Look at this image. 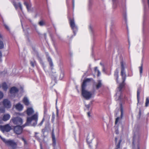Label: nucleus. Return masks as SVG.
<instances>
[{
	"label": "nucleus",
	"mask_w": 149,
	"mask_h": 149,
	"mask_svg": "<svg viewBox=\"0 0 149 149\" xmlns=\"http://www.w3.org/2000/svg\"><path fill=\"white\" fill-rule=\"evenodd\" d=\"M24 4L26 6L28 10H29L30 8V6L29 4L27 2H25L24 3Z\"/></svg>",
	"instance_id": "5701e85b"
},
{
	"label": "nucleus",
	"mask_w": 149,
	"mask_h": 149,
	"mask_svg": "<svg viewBox=\"0 0 149 149\" xmlns=\"http://www.w3.org/2000/svg\"><path fill=\"white\" fill-rule=\"evenodd\" d=\"M42 65H43V66H44V63H42Z\"/></svg>",
	"instance_id": "09e8293b"
},
{
	"label": "nucleus",
	"mask_w": 149,
	"mask_h": 149,
	"mask_svg": "<svg viewBox=\"0 0 149 149\" xmlns=\"http://www.w3.org/2000/svg\"><path fill=\"white\" fill-rule=\"evenodd\" d=\"M47 111V110L46 109H45L44 111V117H45V115Z\"/></svg>",
	"instance_id": "58836bf2"
},
{
	"label": "nucleus",
	"mask_w": 149,
	"mask_h": 149,
	"mask_svg": "<svg viewBox=\"0 0 149 149\" xmlns=\"http://www.w3.org/2000/svg\"><path fill=\"white\" fill-rule=\"evenodd\" d=\"M120 111L121 112V117L122 118L123 114V109L122 104H121L120 107Z\"/></svg>",
	"instance_id": "393cba45"
},
{
	"label": "nucleus",
	"mask_w": 149,
	"mask_h": 149,
	"mask_svg": "<svg viewBox=\"0 0 149 149\" xmlns=\"http://www.w3.org/2000/svg\"><path fill=\"white\" fill-rule=\"evenodd\" d=\"M11 120L15 125H21L23 123L22 119L19 117H14L12 118Z\"/></svg>",
	"instance_id": "423d86ee"
},
{
	"label": "nucleus",
	"mask_w": 149,
	"mask_h": 149,
	"mask_svg": "<svg viewBox=\"0 0 149 149\" xmlns=\"http://www.w3.org/2000/svg\"><path fill=\"white\" fill-rule=\"evenodd\" d=\"M134 143V141H133V143Z\"/></svg>",
	"instance_id": "4d7b16f0"
},
{
	"label": "nucleus",
	"mask_w": 149,
	"mask_h": 149,
	"mask_svg": "<svg viewBox=\"0 0 149 149\" xmlns=\"http://www.w3.org/2000/svg\"><path fill=\"white\" fill-rule=\"evenodd\" d=\"M92 79L91 78H87L84 80L81 85V95L86 100H89L92 97V94L91 92L85 90L87 86L86 83L90 82Z\"/></svg>",
	"instance_id": "7ed1b4c3"
},
{
	"label": "nucleus",
	"mask_w": 149,
	"mask_h": 149,
	"mask_svg": "<svg viewBox=\"0 0 149 149\" xmlns=\"http://www.w3.org/2000/svg\"><path fill=\"white\" fill-rule=\"evenodd\" d=\"M112 1L114 2L115 1V0H112Z\"/></svg>",
	"instance_id": "3c124183"
},
{
	"label": "nucleus",
	"mask_w": 149,
	"mask_h": 149,
	"mask_svg": "<svg viewBox=\"0 0 149 149\" xmlns=\"http://www.w3.org/2000/svg\"><path fill=\"white\" fill-rule=\"evenodd\" d=\"M143 63L142 62L141 63V65L140 67H139V72L140 74L141 75L143 72Z\"/></svg>",
	"instance_id": "aec40b11"
},
{
	"label": "nucleus",
	"mask_w": 149,
	"mask_h": 149,
	"mask_svg": "<svg viewBox=\"0 0 149 149\" xmlns=\"http://www.w3.org/2000/svg\"><path fill=\"white\" fill-rule=\"evenodd\" d=\"M0 138L1 139V140H2V141L4 142V141L3 139H6L5 138H2L0 135Z\"/></svg>",
	"instance_id": "4c0bfd02"
},
{
	"label": "nucleus",
	"mask_w": 149,
	"mask_h": 149,
	"mask_svg": "<svg viewBox=\"0 0 149 149\" xmlns=\"http://www.w3.org/2000/svg\"><path fill=\"white\" fill-rule=\"evenodd\" d=\"M27 114L28 116H30L33 113L34 111L31 108H28L26 111Z\"/></svg>",
	"instance_id": "ddd939ff"
},
{
	"label": "nucleus",
	"mask_w": 149,
	"mask_h": 149,
	"mask_svg": "<svg viewBox=\"0 0 149 149\" xmlns=\"http://www.w3.org/2000/svg\"><path fill=\"white\" fill-rule=\"evenodd\" d=\"M42 132L44 134V132H45V129H42Z\"/></svg>",
	"instance_id": "79ce46f5"
},
{
	"label": "nucleus",
	"mask_w": 149,
	"mask_h": 149,
	"mask_svg": "<svg viewBox=\"0 0 149 149\" xmlns=\"http://www.w3.org/2000/svg\"><path fill=\"white\" fill-rule=\"evenodd\" d=\"M87 142L88 143H90V142H89V143H88V139H87Z\"/></svg>",
	"instance_id": "8fccbe9b"
},
{
	"label": "nucleus",
	"mask_w": 149,
	"mask_h": 149,
	"mask_svg": "<svg viewBox=\"0 0 149 149\" xmlns=\"http://www.w3.org/2000/svg\"><path fill=\"white\" fill-rule=\"evenodd\" d=\"M23 101L25 105L27 106H28L29 105V100L27 97H25L24 98Z\"/></svg>",
	"instance_id": "a211bd4d"
},
{
	"label": "nucleus",
	"mask_w": 149,
	"mask_h": 149,
	"mask_svg": "<svg viewBox=\"0 0 149 149\" xmlns=\"http://www.w3.org/2000/svg\"><path fill=\"white\" fill-rule=\"evenodd\" d=\"M102 86V84L100 80L97 81V82L94 85V87L96 89H98Z\"/></svg>",
	"instance_id": "1a4fd4ad"
},
{
	"label": "nucleus",
	"mask_w": 149,
	"mask_h": 149,
	"mask_svg": "<svg viewBox=\"0 0 149 149\" xmlns=\"http://www.w3.org/2000/svg\"><path fill=\"white\" fill-rule=\"evenodd\" d=\"M87 115H88V117H90L91 116H90V112H88L87 113Z\"/></svg>",
	"instance_id": "ea45409f"
},
{
	"label": "nucleus",
	"mask_w": 149,
	"mask_h": 149,
	"mask_svg": "<svg viewBox=\"0 0 149 149\" xmlns=\"http://www.w3.org/2000/svg\"><path fill=\"white\" fill-rule=\"evenodd\" d=\"M45 120V118H44L42 121H41V122H40V123L39 124V125H40V126H41L42 124H43V123L44 121Z\"/></svg>",
	"instance_id": "473e14b6"
},
{
	"label": "nucleus",
	"mask_w": 149,
	"mask_h": 149,
	"mask_svg": "<svg viewBox=\"0 0 149 149\" xmlns=\"http://www.w3.org/2000/svg\"><path fill=\"white\" fill-rule=\"evenodd\" d=\"M1 58L0 57V61H1Z\"/></svg>",
	"instance_id": "864d4df0"
},
{
	"label": "nucleus",
	"mask_w": 149,
	"mask_h": 149,
	"mask_svg": "<svg viewBox=\"0 0 149 149\" xmlns=\"http://www.w3.org/2000/svg\"><path fill=\"white\" fill-rule=\"evenodd\" d=\"M15 107L16 109L19 111L22 110L23 108L22 105L20 103H18L16 104L15 105Z\"/></svg>",
	"instance_id": "4468645a"
},
{
	"label": "nucleus",
	"mask_w": 149,
	"mask_h": 149,
	"mask_svg": "<svg viewBox=\"0 0 149 149\" xmlns=\"http://www.w3.org/2000/svg\"><path fill=\"white\" fill-rule=\"evenodd\" d=\"M35 134H37V133H36H36H35Z\"/></svg>",
	"instance_id": "6e6d98bb"
},
{
	"label": "nucleus",
	"mask_w": 149,
	"mask_h": 149,
	"mask_svg": "<svg viewBox=\"0 0 149 149\" xmlns=\"http://www.w3.org/2000/svg\"><path fill=\"white\" fill-rule=\"evenodd\" d=\"M7 72L6 71H3V72H0L1 76H3Z\"/></svg>",
	"instance_id": "c756f323"
},
{
	"label": "nucleus",
	"mask_w": 149,
	"mask_h": 149,
	"mask_svg": "<svg viewBox=\"0 0 149 149\" xmlns=\"http://www.w3.org/2000/svg\"><path fill=\"white\" fill-rule=\"evenodd\" d=\"M56 113H57V116H58V110L57 109V110Z\"/></svg>",
	"instance_id": "de8ad7c7"
},
{
	"label": "nucleus",
	"mask_w": 149,
	"mask_h": 149,
	"mask_svg": "<svg viewBox=\"0 0 149 149\" xmlns=\"http://www.w3.org/2000/svg\"><path fill=\"white\" fill-rule=\"evenodd\" d=\"M137 149H140V146L139 143L137 145Z\"/></svg>",
	"instance_id": "a19ab883"
},
{
	"label": "nucleus",
	"mask_w": 149,
	"mask_h": 149,
	"mask_svg": "<svg viewBox=\"0 0 149 149\" xmlns=\"http://www.w3.org/2000/svg\"><path fill=\"white\" fill-rule=\"evenodd\" d=\"M2 87L3 89L5 91H6L8 88L5 82L3 83Z\"/></svg>",
	"instance_id": "6ab92c4d"
},
{
	"label": "nucleus",
	"mask_w": 149,
	"mask_h": 149,
	"mask_svg": "<svg viewBox=\"0 0 149 149\" xmlns=\"http://www.w3.org/2000/svg\"><path fill=\"white\" fill-rule=\"evenodd\" d=\"M38 24L40 26H42L45 25V23L43 21L41 20L39 22Z\"/></svg>",
	"instance_id": "a878e982"
},
{
	"label": "nucleus",
	"mask_w": 149,
	"mask_h": 149,
	"mask_svg": "<svg viewBox=\"0 0 149 149\" xmlns=\"http://www.w3.org/2000/svg\"><path fill=\"white\" fill-rule=\"evenodd\" d=\"M118 139L117 137L115 138V141L116 142L117 141Z\"/></svg>",
	"instance_id": "a18cd8bd"
},
{
	"label": "nucleus",
	"mask_w": 149,
	"mask_h": 149,
	"mask_svg": "<svg viewBox=\"0 0 149 149\" xmlns=\"http://www.w3.org/2000/svg\"><path fill=\"white\" fill-rule=\"evenodd\" d=\"M47 60L48 61L49 63V65L51 67V70H52L53 69V64L52 61V60L51 59V58L49 57H48L47 58Z\"/></svg>",
	"instance_id": "f3484780"
},
{
	"label": "nucleus",
	"mask_w": 149,
	"mask_h": 149,
	"mask_svg": "<svg viewBox=\"0 0 149 149\" xmlns=\"http://www.w3.org/2000/svg\"><path fill=\"white\" fill-rule=\"evenodd\" d=\"M56 76H54V78H54V81H55V80H56Z\"/></svg>",
	"instance_id": "c03bdc74"
},
{
	"label": "nucleus",
	"mask_w": 149,
	"mask_h": 149,
	"mask_svg": "<svg viewBox=\"0 0 149 149\" xmlns=\"http://www.w3.org/2000/svg\"><path fill=\"white\" fill-rule=\"evenodd\" d=\"M68 18L70 26L73 30L74 33L75 35L76 32L77 31L78 27L75 24L74 19L73 18H70L68 17Z\"/></svg>",
	"instance_id": "39448f33"
},
{
	"label": "nucleus",
	"mask_w": 149,
	"mask_h": 149,
	"mask_svg": "<svg viewBox=\"0 0 149 149\" xmlns=\"http://www.w3.org/2000/svg\"><path fill=\"white\" fill-rule=\"evenodd\" d=\"M13 5L16 9L17 8H18L19 7L20 10H22V5L20 3H17L15 2H14Z\"/></svg>",
	"instance_id": "f8f14e48"
},
{
	"label": "nucleus",
	"mask_w": 149,
	"mask_h": 149,
	"mask_svg": "<svg viewBox=\"0 0 149 149\" xmlns=\"http://www.w3.org/2000/svg\"><path fill=\"white\" fill-rule=\"evenodd\" d=\"M4 107L6 108L9 109L11 107V105L10 101L7 99H4L2 102Z\"/></svg>",
	"instance_id": "0eeeda50"
},
{
	"label": "nucleus",
	"mask_w": 149,
	"mask_h": 149,
	"mask_svg": "<svg viewBox=\"0 0 149 149\" xmlns=\"http://www.w3.org/2000/svg\"><path fill=\"white\" fill-rule=\"evenodd\" d=\"M116 149H117V148H116Z\"/></svg>",
	"instance_id": "13d9d810"
},
{
	"label": "nucleus",
	"mask_w": 149,
	"mask_h": 149,
	"mask_svg": "<svg viewBox=\"0 0 149 149\" xmlns=\"http://www.w3.org/2000/svg\"><path fill=\"white\" fill-rule=\"evenodd\" d=\"M3 96V94L2 92L0 91V99L2 98Z\"/></svg>",
	"instance_id": "72a5a7b5"
},
{
	"label": "nucleus",
	"mask_w": 149,
	"mask_h": 149,
	"mask_svg": "<svg viewBox=\"0 0 149 149\" xmlns=\"http://www.w3.org/2000/svg\"><path fill=\"white\" fill-rule=\"evenodd\" d=\"M11 129V127L8 124L3 126H0V129L3 132H8Z\"/></svg>",
	"instance_id": "6e6552de"
},
{
	"label": "nucleus",
	"mask_w": 149,
	"mask_h": 149,
	"mask_svg": "<svg viewBox=\"0 0 149 149\" xmlns=\"http://www.w3.org/2000/svg\"><path fill=\"white\" fill-rule=\"evenodd\" d=\"M4 26L5 28L7 30H9L8 26L6 24H4Z\"/></svg>",
	"instance_id": "f704fd0d"
},
{
	"label": "nucleus",
	"mask_w": 149,
	"mask_h": 149,
	"mask_svg": "<svg viewBox=\"0 0 149 149\" xmlns=\"http://www.w3.org/2000/svg\"><path fill=\"white\" fill-rule=\"evenodd\" d=\"M27 40H28V41H29V38H28L27 39Z\"/></svg>",
	"instance_id": "603ef678"
},
{
	"label": "nucleus",
	"mask_w": 149,
	"mask_h": 149,
	"mask_svg": "<svg viewBox=\"0 0 149 149\" xmlns=\"http://www.w3.org/2000/svg\"><path fill=\"white\" fill-rule=\"evenodd\" d=\"M139 95H140V92L139 90H138L137 92V100L138 102H139Z\"/></svg>",
	"instance_id": "c85d7f7f"
},
{
	"label": "nucleus",
	"mask_w": 149,
	"mask_h": 149,
	"mask_svg": "<svg viewBox=\"0 0 149 149\" xmlns=\"http://www.w3.org/2000/svg\"><path fill=\"white\" fill-rule=\"evenodd\" d=\"M4 47V44L3 41L0 39V49H2Z\"/></svg>",
	"instance_id": "b1692460"
},
{
	"label": "nucleus",
	"mask_w": 149,
	"mask_h": 149,
	"mask_svg": "<svg viewBox=\"0 0 149 149\" xmlns=\"http://www.w3.org/2000/svg\"><path fill=\"white\" fill-rule=\"evenodd\" d=\"M120 64L121 67L120 75L122 77V82L119 84V86L117 88V92L116 95V97L115 98V99L116 101H121L123 98L122 90L125 86V81L126 77L125 70V63L123 61H122L120 62Z\"/></svg>",
	"instance_id": "f257e3e1"
},
{
	"label": "nucleus",
	"mask_w": 149,
	"mask_h": 149,
	"mask_svg": "<svg viewBox=\"0 0 149 149\" xmlns=\"http://www.w3.org/2000/svg\"><path fill=\"white\" fill-rule=\"evenodd\" d=\"M94 70H95V72H97V77L99 76L100 74V71H99V70H98L97 67H95V68H94Z\"/></svg>",
	"instance_id": "4be33fe9"
},
{
	"label": "nucleus",
	"mask_w": 149,
	"mask_h": 149,
	"mask_svg": "<svg viewBox=\"0 0 149 149\" xmlns=\"http://www.w3.org/2000/svg\"><path fill=\"white\" fill-rule=\"evenodd\" d=\"M122 140H120L119 141L118 144L116 146V148L117 149H119L120 148V143L121 142Z\"/></svg>",
	"instance_id": "bb28decb"
},
{
	"label": "nucleus",
	"mask_w": 149,
	"mask_h": 149,
	"mask_svg": "<svg viewBox=\"0 0 149 149\" xmlns=\"http://www.w3.org/2000/svg\"><path fill=\"white\" fill-rule=\"evenodd\" d=\"M38 115L36 113L31 117H28L26 123L22 126L16 125L14 127V131L16 134H20L22 132L23 129L26 126H29L30 124L32 126H35L37 124Z\"/></svg>",
	"instance_id": "f03ea898"
},
{
	"label": "nucleus",
	"mask_w": 149,
	"mask_h": 149,
	"mask_svg": "<svg viewBox=\"0 0 149 149\" xmlns=\"http://www.w3.org/2000/svg\"><path fill=\"white\" fill-rule=\"evenodd\" d=\"M114 78L116 80V82L117 83H119V81L118 78L119 77L118 71V69H116L115 71L114 74Z\"/></svg>",
	"instance_id": "9d476101"
},
{
	"label": "nucleus",
	"mask_w": 149,
	"mask_h": 149,
	"mask_svg": "<svg viewBox=\"0 0 149 149\" xmlns=\"http://www.w3.org/2000/svg\"><path fill=\"white\" fill-rule=\"evenodd\" d=\"M55 118V115L54 113H53L52 116V122H53L54 121Z\"/></svg>",
	"instance_id": "7c9ffc66"
},
{
	"label": "nucleus",
	"mask_w": 149,
	"mask_h": 149,
	"mask_svg": "<svg viewBox=\"0 0 149 149\" xmlns=\"http://www.w3.org/2000/svg\"><path fill=\"white\" fill-rule=\"evenodd\" d=\"M149 104V97H147L146 99L145 106L146 107L148 106Z\"/></svg>",
	"instance_id": "412c9836"
},
{
	"label": "nucleus",
	"mask_w": 149,
	"mask_h": 149,
	"mask_svg": "<svg viewBox=\"0 0 149 149\" xmlns=\"http://www.w3.org/2000/svg\"><path fill=\"white\" fill-rule=\"evenodd\" d=\"M119 118H120L119 117H118L116 119V121L115 122V124H116L118 122L119 120Z\"/></svg>",
	"instance_id": "2f4dec72"
},
{
	"label": "nucleus",
	"mask_w": 149,
	"mask_h": 149,
	"mask_svg": "<svg viewBox=\"0 0 149 149\" xmlns=\"http://www.w3.org/2000/svg\"><path fill=\"white\" fill-rule=\"evenodd\" d=\"M148 0V7L149 8V0Z\"/></svg>",
	"instance_id": "49530a36"
},
{
	"label": "nucleus",
	"mask_w": 149,
	"mask_h": 149,
	"mask_svg": "<svg viewBox=\"0 0 149 149\" xmlns=\"http://www.w3.org/2000/svg\"><path fill=\"white\" fill-rule=\"evenodd\" d=\"M86 108L88 109L90 107V105L89 104L86 105Z\"/></svg>",
	"instance_id": "e433bc0d"
},
{
	"label": "nucleus",
	"mask_w": 149,
	"mask_h": 149,
	"mask_svg": "<svg viewBox=\"0 0 149 149\" xmlns=\"http://www.w3.org/2000/svg\"><path fill=\"white\" fill-rule=\"evenodd\" d=\"M4 143L10 149H15L17 146V144L14 140H7L3 139Z\"/></svg>",
	"instance_id": "20e7f679"
},
{
	"label": "nucleus",
	"mask_w": 149,
	"mask_h": 149,
	"mask_svg": "<svg viewBox=\"0 0 149 149\" xmlns=\"http://www.w3.org/2000/svg\"><path fill=\"white\" fill-rule=\"evenodd\" d=\"M51 76H52V78H53V77H52V75H51Z\"/></svg>",
	"instance_id": "5fc2aeb1"
},
{
	"label": "nucleus",
	"mask_w": 149,
	"mask_h": 149,
	"mask_svg": "<svg viewBox=\"0 0 149 149\" xmlns=\"http://www.w3.org/2000/svg\"><path fill=\"white\" fill-rule=\"evenodd\" d=\"M21 139H22V140L24 141V143L25 144L26 143V140L24 138L22 137L21 138Z\"/></svg>",
	"instance_id": "c9c22d12"
},
{
	"label": "nucleus",
	"mask_w": 149,
	"mask_h": 149,
	"mask_svg": "<svg viewBox=\"0 0 149 149\" xmlns=\"http://www.w3.org/2000/svg\"><path fill=\"white\" fill-rule=\"evenodd\" d=\"M2 57V53L1 51H0V57L1 58Z\"/></svg>",
	"instance_id": "37998d69"
},
{
	"label": "nucleus",
	"mask_w": 149,
	"mask_h": 149,
	"mask_svg": "<svg viewBox=\"0 0 149 149\" xmlns=\"http://www.w3.org/2000/svg\"><path fill=\"white\" fill-rule=\"evenodd\" d=\"M30 64L31 66L34 67L35 65H36V62L34 60L33 61H31Z\"/></svg>",
	"instance_id": "cd10ccee"
},
{
	"label": "nucleus",
	"mask_w": 149,
	"mask_h": 149,
	"mask_svg": "<svg viewBox=\"0 0 149 149\" xmlns=\"http://www.w3.org/2000/svg\"><path fill=\"white\" fill-rule=\"evenodd\" d=\"M18 91V89L15 87H12L10 90V92L11 94L17 93Z\"/></svg>",
	"instance_id": "9b49d317"
},
{
	"label": "nucleus",
	"mask_w": 149,
	"mask_h": 149,
	"mask_svg": "<svg viewBox=\"0 0 149 149\" xmlns=\"http://www.w3.org/2000/svg\"><path fill=\"white\" fill-rule=\"evenodd\" d=\"M52 137L53 140V145L54 146L56 144V139L54 133V130H53L52 132Z\"/></svg>",
	"instance_id": "dca6fc26"
},
{
	"label": "nucleus",
	"mask_w": 149,
	"mask_h": 149,
	"mask_svg": "<svg viewBox=\"0 0 149 149\" xmlns=\"http://www.w3.org/2000/svg\"><path fill=\"white\" fill-rule=\"evenodd\" d=\"M10 118V116L9 114H5L3 118V120L4 121H6L8 120Z\"/></svg>",
	"instance_id": "2eb2a0df"
}]
</instances>
